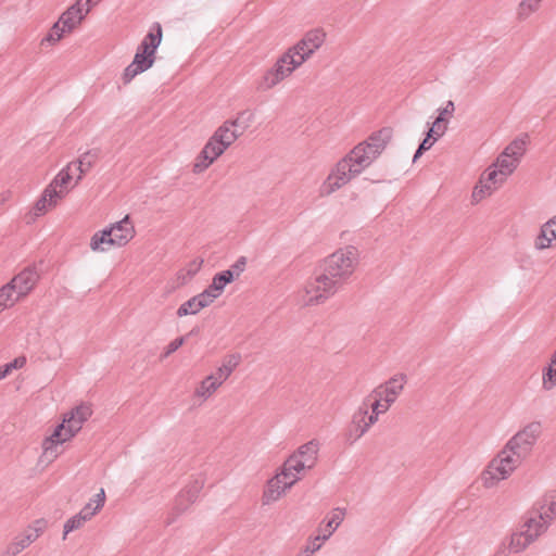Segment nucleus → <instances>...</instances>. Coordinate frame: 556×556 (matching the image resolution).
Wrapping results in <instances>:
<instances>
[{"instance_id":"f257e3e1","label":"nucleus","mask_w":556,"mask_h":556,"mask_svg":"<svg viewBox=\"0 0 556 556\" xmlns=\"http://www.w3.org/2000/svg\"><path fill=\"white\" fill-rule=\"evenodd\" d=\"M358 250L349 245L339 249L324 260L323 273L305 286V305L324 303L342 288L358 264Z\"/></svg>"},{"instance_id":"f03ea898","label":"nucleus","mask_w":556,"mask_h":556,"mask_svg":"<svg viewBox=\"0 0 556 556\" xmlns=\"http://www.w3.org/2000/svg\"><path fill=\"white\" fill-rule=\"evenodd\" d=\"M392 138L391 128H382L356 147L339 161L336 168L321 186L323 194H330L346 185L367 168L384 150Z\"/></svg>"},{"instance_id":"7ed1b4c3","label":"nucleus","mask_w":556,"mask_h":556,"mask_svg":"<svg viewBox=\"0 0 556 556\" xmlns=\"http://www.w3.org/2000/svg\"><path fill=\"white\" fill-rule=\"evenodd\" d=\"M253 113L244 110L237 117L224 122L212 135L193 164V172L200 174L217 160L250 126Z\"/></svg>"},{"instance_id":"20e7f679","label":"nucleus","mask_w":556,"mask_h":556,"mask_svg":"<svg viewBox=\"0 0 556 556\" xmlns=\"http://www.w3.org/2000/svg\"><path fill=\"white\" fill-rule=\"evenodd\" d=\"M324 37H302V39L289 48L263 76L256 81L257 91H267L286 77L290 76L295 68L302 65L324 42Z\"/></svg>"},{"instance_id":"39448f33","label":"nucleus","mask_w":556,"mask_h":556,"mask_svg":"<svg viewBox=\"0 0 556 556\" xmlns=\"http://www.w3.org/2000/svg\"><path fill=\"white\" fill-rule=\"evenodd\" d=\"M92 410L88 405H79L65 415L50 437L42 444L43 453L48 457H56V447L72 439L80 429L83 424L91 416Z\"/></svg>"},{"instance_id":"423d86ee","label":"nucleus","mask_w":556,"mask_h":556,"mask_svg":"<svg viewBox=\"0 0 556 556\" xmlns=\"http://www.w3.org/2000/svg\"><path fill=\"white\" fill-rule=\"evenodd\" d=\"M525 460L516 451H507V444L494 457L482 472V482L485 488H493L500 481L507 479Z\"/></svg>"},{"instance_id":"0eeeda50","label":"nucleus","mask_w":556,"mask_h":556,"mask_svg":"<svg viewBox=\"0 0 556 556\" xmlns=\"http://www.w3.org/2000/svg\"><path fill=\"white\" fill-rule=\"evenodd\" d=\"M134 226L128 215L109 228L96 232L90 240L92 251L105 252L111 247H124L132 239Z\"/></svg>"},{"instance_id":"6e6552de","label":"nucleus","mask_w":556,"mask_h":556,"mask_svg":"<svg viewBox=\"0 0 556 556\" xmlns=\"http://www.w3.org/2000/svg\"><path fill=\"white\" fill-rule=\"evenodd\" d=\"M101 2V0H76L70 5L53 24L54 35L72 34L80 30L87 15Z\"/></svg>"},{"instance_id":"1a4fd4ad","label":"nucleus","mask_w":556,"mask_h":556,"mask_svg":"<svg viewBox=\"0 0 556 556\" xmlns=\"http://www.w3.org/2000/svg\"><path fill=\"white\" fill-rule=\"evenodd\" d=\"M163 37H144L135 53L132 62L123 73L124 84L130 83L137 75L149 70L155 60V52Z\"/></svg>"},{"instance_id":"9d476101","label":"nucleus","mask_w":556,"mask_h":556,"mask_svg":"<svg viewBox=\"0 0 556 556\" xmlns=\"http://www.w3.org/2000/svg\"><path fill=\"white\" fill-rule=\"evenodd\" d=\"M542 433L540 421L526 425L507 441V451H516L525 459L531 454L533 446Z\"/></svg>"},{"instance_id":"9b49d317","label":"nucleus","mask_w":556,"mask_h":556,"mask_svg":"<svg viewBox=\"0 0 556 556\" xmlns=\"http://www.w3.org/2000/svg\"><path fill=\"white\" fill-rule=\"evenodd\" d=\"M506 176L494 166H489L485 172L481 175L479 182L476 185L472 191V200L475 202L481 201L483 198L492 194V192L501 186L505 180Z\"/></svg>"},{"instance_id":"f8f14e48","label":"nucleus","mask_w":556,"mask_h":556,"mask_svg":"<svg viewBox=\"0 0 556 556\" xmlns=\"http://www.w3.org/2000/svg\"><path fill=\"white\" fill-rule=\"evenodd\" d=\"M407 382V376L404 374H397L387 380L384 383L378 386L371 391V395L380 396L383 402L392 405L397 396L404 389Z\"/></svg>"},{"instance_id":"ddd939ff","label":"nucleus","mask_w":556,"mask_h":556,"mask_svg":"<svg viewBox=\"0 0 556 556\" xmlns=\"http://www.w3.org/2000/svg\"><path fill=\"white\" fill-rule=\"evenodd\" d=\"M295 479H286L282 472H278L275 477L268 480L267 485L263 492L262 502L263 505H269L279 500V497L293 484Z\"/></svg>"},{"instance_id":"4468645a","label":"nucleus","mask_w":556,"mask_h":556,"mask_svg":"<svg viewBox=\"0 0 556 556\" xmlns=\"http://www.w3.org/2000/svg\"><path fill=\"white\" fill-rule=\"evenodd\" d=\"M39 279V274L36 267H26L18 273L9 283L12 286L16 293V298H22L28 294Z\"/></svg>"},{"instance_id":"2eb2a0df","label":"nucleus","mask_w":556,"mask_h":556,"mask_svg":"<svg viewBox=\"0 0 556 556\" xmlns=\"http://www.w3.org/2000/svg\"><path fill=\"white\" fill-rule=\"evenodd\" d=\"M367 409L368 404L366 401H363L359 407L352 415L351 424L345 434L346 442L351 445L358 441L368 431L365 425Z\"/></svg>"},{"instance_id":"dca6fc26","label":"nucleus","mask_w":556,"mask_h":556,"mask_svg":"<svg viewBox=\"0 0 556 556\" xmlns=\"http://www.w3.org/2000/svg\"><path fill=\"white\" fill-rule=\"evenodd\" d=\"M533 513L552 525L556 518V490L546 492L535 504Z\"/></svg>"},{"instance_id":"f3484780","label":"nucleus","mask_w":556,"mask_h":556,"mask_svg":"<svg viewBox=\"0 0 556 556\" xmlns=\"http://www.w3.org/2000/svg\"><path fill=\"white\" fill-rule=\"evenodd\" d=\"M203 485V479H195L192 483H190L185 490H182L179 493V495L176 497L175 503V508L178 510V513L186 510L189 504H192L197 501Z\"/></svg>"},{"instance_id":"a211bd4d","label":"nucleus","mask_w":556,"mask_h":556,"mask_svg":"<svg viewBox=\"0 0 556 556\" xmlns=\"http://www.w3.org/2000/svg\"><path fill=\"white\" fill-rule=\"evenodd\" d=\"M551 525L545 520L540 519V516L533 511L529 513L526 517L520 531L523 534L531 535L533 542H535L543 533H545Z\"/></svg>"},{"instance_id":"6ab92c4d","label":"nucleus","mask_w":556,"mask_h":556,"mask_svg":"<svg viewBox=\"0 0 556 556\" xmlns=\"http://www.w3.org/2000/svg\"><path fill=\"white\" fill-rule=\"evenodd\" d=\"M65 197L64 190L54 191V189L45 188L41 197L37 200L34 206L35 215L39 216L48 211L50 207H54L58 202Z\"/></svg>"},{"instance_id":"aec40b11","label":"nucleus","mask_w":556,"mask_h":556,"mask_svg":"<svg viewBox=\"0 0 556 556\" xmlns=\"http://www.w3.org/2000/svg\"><path fill=\"white\" fill-rule=\"evenodd\" d=\"M41 527L28 531L26 534L15 538V540L2 552L1 556H16L34 541L37 540L41 531Z\"/></svg>"},{"instance_id":"412c9836","label":"nucleus","mask_w":556,"mask_h":556,"mask_svg":"<svg viewBox=\"0 0 556 556\" xmlns=\"http://www.w3.org/2000/svg\"><path fill=\"white\" fill-rule=\"evenodd\" d=\"M318 451L319 442L314 439L299 446L294 454L306 464L307 469H311L317 462Z\"/></svg>"},{"instance_id":"4be33fe9","label":"nucleus","mask_w":556,"mask_h":556,"mask_svg":"<svg viewBox=\"0 0 556 556\" xmlns=\"http://www.w3.org/2000/svg\"><path fill=\"white\" fill-rule=\"evenodd\" d=\"M99 154L100 152L97 149L88 150L83 153L77 161L71 163L74 165L75 170L79 173L76 178V184L81 180L83 175L86 174L94 165L99 159Z\"/></svg>"},{"instance_id":"5701e85b","label":"nucleus","mask_w":556,"mask_h":556,"mask_svg":"<svg viewBox=\"0 0 556 556\" xmlns=\"http://www.w3.org/2000/svg\"><path fill=\"white\" fill-rule=\"evenodd\" d=\"M307 469L306 464L299 459V457L293 453L290 455L281 467V472L283 478L290 479L294 478L295 482L299 480V473L303 470Z\"/></svg>"},{"instance_id":"b1692460","label":"nucleus","mask_w":556,"mask_h":556,"mask_svg":"<svg viewBox=\"0 0 556 556\" xmlns=\"http://www.w3.org/2000/svg\"><path fill=\"white\" fill-rule=\"evenodd\" d=\"M554 239H556L555 218H552L542 226L534 245L538 250H543L549 248Z\"/></svg>"},{"instance_id":"393cba45","label":"nucleus","mask_w":556,"mask_h":556,"mask_svg":"<svg viewBox=\"0 0 556 556\" xmlns=\"http://www.w3.org/2000/svg\"><path fill=\"white\" fill-rule=\"evenodd\" d=\"M240 362V354H230L226 356L223 361L222 366L218 367L217 371L214 374L216 376V379L220 380V382L224 383L232 374V371L239 366Z\"/></svg>"},{"instance_id":"a878e982","label":"nucleus","mask_w":556,"mask_h":556,"mask_svg":"<svg viewBox=\"0 0 556 556\" xmlns=\"http://www.w3.org/2000/svg\"><path fill=\"white\" fill-rule=\"evenodd\" d=\"M76 172L74 165L71 163L63 168L53 180L47 186L49 189H54V191L64 190L65 194L67 193V185L73 178V173Z\"/></svg>"},{"instance_id":"bb28decb","label":"nucleus","mask_w":556,"mask_h":556,"mask_svg":"<svg viewBox=\"0 0 556 556\" xmlns=\"http://www.w3.org/2000/svg\"><path fill=\"white\" fill-rule=\"evenodd\" d=\"M105 492L103 489L100 490L93 498H91L78 513L83 515L85 519L90 520L104 505Z\"/></svg>"},{"instance_id":"cd10ccee","label":"nucleus","mask_w":556,"mask_h":556,"mask_svg":"<svg viewBox=\"0 0 556 556\" xmlns=\"http://www.w3.org/2000/svg\"><path fill=\"white\" fill-rule=\"evenodd\" d=\"M520 530L511 533L507 548L509 552L519 554L533 543L531 535L526 536Z\"/></svg>"},{"instance_id":"c85d7f7f","label":"nucleus","mask_w":556,"mask_h":556,"mask_svg":"<svg viewBox=\"0 0 556 556\" xmlns=\"http://www.w3.org/2000/svg\"><path fill=\"white\" fill-rule=\"evenodd\" d=\"M223 383L216 379L215 375L207 376L195 390V395L207 399L210 397Z\"/></svg>"},{"instance_id":"c756f323","label":"nucleus","mask_w":556,"mask_h":556,"mask_svg":"<svg viewBox=\"0 0 556 556\" xmlns=\"http://www.w3.org/2000/svg\"><path fill=\"white\" fill-rule=\"evenodd\" d=\"M543 0H521L516 8V16L520 21H525L541 8Z\"/></svg>"},{"instance_id":"7c9ffc66","label":"nucleus","mask_w":556,"mask_h":556,"mask_svg":"<svg viewBox=\"0 0 556 556\" xmlns=\"http://www.w3.org/2000/svg\"><path fill=\"white\" fill-rule=\"evenodd\" d=\"M518 164L519 162L516 161V159L510 157L507 155V153L502 152L492 165H494L501 172V174L508 177L517 168Z\"/></svg>"},{"instance_id":"2f4dec72","label":"nucleus","mask_w":556,"mask_h":556,"mask_svg":"<svg viewBox=\"0 0 556 556\" xmlns=\"http://www.w3.org/2000/svg\"><path fill=\"white\" fill-rule=\"evenodd\" d=\"M343 517H344L343 509L336 508L333 510L331 518L327 521V523L325 526L323 536H320L323 541H327L332 535V533L338 529V527L343 521Z\"/></svg>"},{"instance_id":"473e14b6","label":"nucleus","mask_w":556,"mask_h":556,"mask_svg":"<svg viewBox=\"0 0 556 556\" xmlns=\"http://www.w3.org/2000/svg\"><path fill=\"white\" fill-rule=\"evenodd\" d=\"M232 281L233 274H231L230 271L223 270L214 275L210 287L212 290H215L220 295L225 287Z\"/></svg>"},{"instance_id":"72a5a7b5","label":"nucleus","mask_w":556,"mask_h":556,"mask_svg":"<svg viewBox=\"0 0 556 556\" xmlns=\"http://www.w3.org/2000/svg\"><path fill=\"white\" fill-rule=\"evenodd\" d=\"M202 309L200 302L195 296L190 298L188 301L184 302L176 312L178 317H184L187 315H195Z\"/></svg>"},{"instance_id":"f704fd0d","label":"nucleus","mask_w":556,"mask_h":556,"mask_svg":"<svg viewBox=\"0 0 556 556\" xmlns=\"http://www.w3.org/2000/svg\"><path fill=\"white\" fill-rule=\"evenodd\" d=\"M526 151V140L523 139H515L513 140L504 150V153H507L508 156L516 159V161H520L521 156Z\"/></svg>"},{"instance_id":"c9c22d12","label":"nucleus","mask_w":556,"mask_h":556,"mask_svg":"<svg viewBox=\"0 0 556 556\" xmlns=\"http://www.w3.org/2000/svg\"><path fill=\"white\" fill-rule=\"evenodd\" d=\"M364 401H366L368 404V409L370 408L371 410L378 412L379 414L386 413L391 406L383 402V399H380V396L377 395H371V393L367 395Z\"/></svg>"},{"instance_id":"e433bc0d","label":"nucleus","mask_w":556,"mask_h":556,"mask_svg":"<svg viewBox=\"0 0 556 556\" xmlns=\"http://www.w3.org/2000/svg\"><path fill=\"white\" fill-rule=\"evenodd\" d=\"M438 139L439 138H437L435 135L428 131L426 137L417 148L413 157V162H416L426 151L430 150Z\"/></svg>"},{"instance_id":"4c0bfd02","label":"nucleus","mask_w":556,"mask_h":556,"mask_svg":"<svg viewBox=\"0 0 556 556\" xmlns=\"http://www.w3.org/2000/svg\"><path fill=\"white\" fill-rule=\"evenodd\" d=\"M542 387L546 391L556 387V367L547 366L543 369Z\"/></svg>"},{"instance_id":"58836bf2","label":"nucleus","mask_w":556,"mask_h":556,"mask_svg":"<svg viewBox=\"0 0 556 556\" xmlns=\"http://www.w3.org/2000/svg\"><path fill=\"white\" fill-rule=\"evenodd\" d=\"M194 296L198 299V302H200V305L203 309L210 306L215 301V299L219 296V294L215 290H212L211 287L208 286L201 293Z\"/></svg>"},{"instance_id":"ea45409f","label":"nucleus","mask_w":556,"mask_h":556,"mask_svg":"<svg viewBox=\"0 0 556 556\" xmlns=\"http://www.w3.org/2000/svg\"><path fill=\"white\" fill-rule=\"evenodd\" d=\"M20 298H16V293L10 283H7L0 289V302L5 303V308L12 306Z\"/></svg>"},{"instance_id":"a19ab883","label":"nucleus","mask_w":556,"mask_h":556,"mask_svg":"<svg viewBox=\"0 0 556 556\" xmlns=\"http://www.w3.org/2000/svg\"><path fill=\"white\" fill-rule=\"evenodd\" d=\"M87 521V519L84 518L83 515H79V514H76L75 516H73L72 518H70L65 525H64V539L65 536L74 531V530H77L79 528L83 527V525Z\"/></svg>"},{"instance_id":"79ce46f5","label":"nucleus","mask_w":556,"mask_h":556,"mask_svg":"<svg viewBox=\"0 0 556 556\" xmlns=\"http://www.w3.org/2000/svg\"><path fill=\"white\" fill-rule=\"evenodd\" d=\"M445 122H446V117H437L428 131L435 135L437 138L442 137L446 130V125L443 124Z\"/></svg>"},{"instance_id":"37998d69","label":"nucleus","mask_w":556,"mask_h":556,"mask_svg":"<svg viewBox=\"0 0 556 556\" xmlns=\"http://www.w3.org/2000/svg\"><path fill=\"white\" fill-rule=\"evenodd\" d=\"M247 266V257L240 256L231 266L229 269H226V271H230L233 274V279L239 277L241 273L244 271Z\"/></svg>"},{"instance_id":"c03bdc74","label":"nucleus","mask_w":556,"mask_h":556,"mask_svg":"<svg viewBox=\"0 0 556 556\" xmlns=\"http://www.w3.org/2000/svg\"><path fill=\"white\" fill-rule=\"evenodd\" d=\"M185 343V337H179L169 342V344L165 348V351L162 357H168L170 354L176 352L182 344Z\"/></svg>"},{"instance_id":"a18cd8bd","label":"nucleus","mask_w":556,"mask_h":556,"mask_svg":"<svg viewBox=\"0 0 556 556\" xmlns=\"http://www.w3.org/2000/svg\"><path fill=\"white\" fill-rule=\"evenodd\" d=\"M25 364H26V357L20 356V357L14 358L12 362L5 364L4 366L7 367V370L9 372H11L13 369H20V368L24 367Z\"/></svg>"},{"instance_id":"49530a36","label":"nucleus","mask_w":556,"mask_h":556,"mask_svg":"<svg viewBox=\"0 0 556 556\" xmlns=\"http://www.w3.org/2000/svg\"><path fill=\"white\" fill-rule=\"evenodd\" d=\"M320 536H323V534H318L312 541H309V543L306 547L307 552L315 553L316 551H318L320 548L321 543L324 542Z\"/></svg>"},{"instance_id":"de8ad7c7","label":"nucleus","mask_w":556,"mask_h":556,"mask_svg":"<svg viewBox=\"0 0 556 556\" xmlns=\"http://www.w3.org/2000/svg\"><path fill=\"white\" fill-rule=\"evenodd\" d=\"M455 111L454 102L448 100L445 104V106L440 110L438 117H445V116H452Z\"/></svg>"},{"instance_id":"09e8293b","label":"nucleus","mask_w":556,"mask_h":556,"mask_svg":"<svg viewBox=\"0 0 556 556\" xmlns=\"http://www.w3.org/2000/svg\"><path fill=\"white\" fill-rule=\"evenodd\" d=\"M62 38L63 37H43L40 42V47L42 49L50 48V47L54 46L55 43H58Z\"/></svg>"},{"instance_id":"8fccbe9b","label":"nucleus","mask_w":556,"mask_h":556,"mask_svg":"<svg viewBox=\"0 0 556 556\" xmlns=\"http://www.w3.org/2000/svg\"><path fill=\"white\" fill-rule=\"evenodd\" d=\"M379 413L378 412H375V410H371V414L370 415H366L365 417V425H366V429L369 430L371 426H374L377 421H378V417H379Z\"/></svg>"},{"instance_id":"3c124183","label":"nucleus","mask_w":556,"mask_h":556,"mask_svg":"<svg viewBox=\"0 0 556 556\" xmlns=\"http://www.w3.org/2000/svg\"><path fill=\"white\" fill-rule=\"evenodd\" d=\"M493 556H508L507 547L504 545L500 546Z\"/></svg>"},{"instance_id":"603ef678","label":"nucleus","mask_w":556,"mask_h":556,"mask_svg":"<svg viewBox=\"0 0 556 556\" xmlns=\"http://www.w3.org/2000/svg\"><path fill=\"white\" fill-rule=\"evenodd\" d=\"M10 372L7 370V367H0V379L7 377Z\"/></svg>"},{"instance_id":"864d4df0","label":"nucleus","mask_w":556,"mask_h":556,"mask_svg":"<svg viewBox=\"0 0 556 556\" xmlns=\"http://www.w3.org/2000/svg\"><path fill=\"white\" fill-rule=\"evenodd\" d=\"M198 269H199V266H195V267H194V269H193V268H190V269L188 270V275H189V276H193V275L198 271Z\"/></svg>"},{"instance_id":"5fc2aeb1","label":"nucleus","mask_w":556,"mask_h":556,"mask_svg":"<svg viewBox=\"0 0 556 556\" xmlns=\"http://www.w3.org/2000/svg\"><path fill=\"white\" fill-rule=\"evenodd\" d=\"M156 35H162V28L159 24L155 25Z\"/></svg>"},{"instance_id":"6e6d98bb","label":"nucleus","mask_w":556,"mask_h":556,"mask_svg":"<svg viewBox=\"0 0 556 556\" xmlns=\"http://www.w3.org/2000/svg\"><path fill=\"white\" fill-rule=\"evenodd\" d=\"M548 366H553V367H556V357H553L551 358V363Z\"/></svg>"},{"instance_id":"4d7b16f0","label":"nucleus","mask_w":556,"mask_h":556,"mask_svg":"<svg viewBox=\"0 0 556 556\" xmlns=\"http://www.w3.org/2000/svg\"><path fill=\"white\" fill-rule=\"evenodd\" d=\"M3 309H5V303L4 302H0V312H2Z\"/></svg>"},{"instance_id":"13d9d810","label":"nucleus","mask_w":556,"mask_h":556,"mask_svg":"<svg viewBox=\"0 0 556 556\" xmlns=\"http://www.w3.org/2000/svg\"><path fill=\"white\" fill-rule=\"evenodd\" d=\"M553 357H556V351L554 352Z\"/></svg>"},{"instance_id":"bf43d9fd","label":"nucleus","mask_w":556,"mask_h":556,"mask_svg":"<svg viewBox=\"0 0 556 556\" xmlns=\"http://www.w3.org/2000/svg\"><path fill=\"white\" fill-rule=\"evenodd\" d=\"M554 218H555V229H556V217H554Z\"/></svg>"}]
</instances>
